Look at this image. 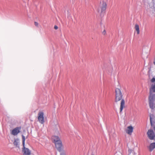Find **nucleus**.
<instances>
[{"instance_id": "1", "label": "nucleus", "mask_w": 155, "mask_h": 155, "mask_svg": "<svg viewBox=\"0 0 155 155\" xmlns=\"http://www.w3.org/2000/svg\"><path fill=\"white\" fill-rule=\"evenodd\" d=\"M115 101L117 102L121 100L120 108V112H121L125 107L124 100L123 99H122L123 95L121 90V87H119V88H116L115 90Z\"/></svg>"}, {"instance_id": "2", "label": "nucleus", "mask_w": 155, "mask_h": 155, "mask_svg": "<svg viewBox=\"0 0 155 155\" xmlns=\"http://www.w3.org/2000/svg\"><path fill=\"white\" fill-rule=\"evenodd\" d=\"M52 139L57 150L60 152L62 151L63 146L60 138L58 136H53L52 137Z\"/></svg>"}, {"instance_id": "3", "label": "nucleus", "mask_w": 155, "mask_h": 155, "mask_svg": "<svg viewBox=\"0 0 155 155\" xmlns=\"http://www.w3.org/2000/svg\"><path fill=\"white\" fill-rule=\"evenodd\" d=\"M22 145L23 147L22 149L23 155H31V151L28 148L25 146V137L23 135H22Z\"/></svg>"}, {"instance_id": "4", "label": "nucleus", "mask_w": 155, "mask_h": 155, "mask_svg": "<svg viewBox=\"0 0 155 155\" xmlns=\"http://www.w3.org/2000/svg\"><path fill=\"white\" fill-rule=\"evenodd\" d=\"M107 5V2L103 0H101L100 2L99 8L101 9V13L104 12L106 11Z\"/></svg>"}, {"instance_id": "5", "label": "nucleus", "mask_w": 155, "mask_h": 155, "mask_svg": "<svg viewBox=\"0 0 155 155\" xmlns=\"http://www.w3.org/2000/svg\"><path fill=\"white\" fill-rule=\"evenodd\" d=\"M151 83L149 87L150 92V93H155V78H153L151 80Z\"/></svg>"}, {"instance_id": "6", "label": "nucleus", "mask_w": 155, "mask_h": 155, "mask_svg": "<svg viewBox=\"0 0 155 155\" xmlns=\"http://www.w3.org/2000/svg\"><path fill=\"white\" fill-rule=\"evenodd\" d=\"M44 113L42 111H40L38 114V119L39 122L43 124L44 123Z\"/></svg>"}, {"instance_id": "7", "label": "nucleus", "mask_w": 155, "mask_h": 155, "mask_svg": "<svg viewBox=\"0 0 155 155\" xmlns=\"http://www.w3.org/2000/svg\"><path fill=\"white\" fill-rule=\"evenodd\" d=\"M148 138L151 140L155 139V134L152 130H149L147 133Z\"/></svg>"}, {"instance_id": "8", "label": "nucleus", "mask_w": 155, "mask_h": 155, "mask_svg": "<svg viewBox=\"0 0 155 155\" xmlns=\"http://www.w3.org/2000/svg\"><path fill=\"white\" fill-rule=\"evenodd\" d=\"M149 104L150 108L154 109V99L153 96L150 95L149 97Z\"/></svg>"}, {"instance_id": "9", "label": "nucleus", "mask_w": 155, "mask_h": 155, "mask_svg": "<svg viewBox=\"0 0 155 155\" xmlns=\"http://www.w3.org/2000/svg\"><path fill=\"white\" fill-rule=\"evenodd\" d=\"M21 127H18L14 129L11 132V134L14 136L17 135L20 132Z\"/></svg>"}, {"instance_id": "10", "label": "nucleus", "mask_w": 155, "mask_h": 155, "mask_svg": "<svg viewBox=\"0 0 155 155\" xmlns=\"http://www.w3.org/2000/svg\"><path fill=\"white\" fill-rule=\"evenodd\" d=\"M133 129L134 128L132 126H129L125 130V131L127 134L131 135L133 131Z\"/></svg>"}, {"instance_id": "11", "label": "nucleus", "mask_w": 155, "mask_h": 155, "mask_svg": "<svg viewBox=\"0 0 155 155\" xmlns=\"http://www.w3.org/2000/svg\"><path fill=\"white\" fill-rule=\"evenodd\" d=\"M149 148L150 151H152L155 148V143H150Z\"/></svg>"}, {"instance_id": "12", "label": "nucleus", "mask_w": 155, "mask_h": 155, "mask_svg": "<svg viewBox=\"0 0 155 155\" xmlns=\"http://www.w3.org/2000/svg\"><path fill=\"white\" fill-rule=\"evenodd\" d=\"M107 70L109 73H112L114 71L113 67L110 65L107 68Z\"/></svg>"}, {"instance_id": "13", "label": "nucleus", "mask_w": 155, "mask_h": 155, "mask_svg": "<svg viewBox=\"0 0 155 155\" xmlns=\"http://www.w3.org/2000/svg\"><path fill=\"white\" fill-rule=\"evenodd\" d=\"M135 29L137 31V34H139L140 33V30L139 26L138 25L136 24L135 25Z\"/></svg>"}, {"instance_id": "14", "label": "nucleus", "mask_w": 155, "mask_h": 155, "mask_svg": "<svg viewBox=\"0 0 155 155\" xmlns=\"http://www.w3.org/2000/svg\"><path fill=\"white\" fill-rule=\"evenodd\" d=\"M150 122L151 125L153 126L154 124V122H153L152 121V119L150 117Z\"/></svg>"}, {"instance_id": "15", "label": "nucleus", "mask_w": 155, "mask_h": 155, "mask_svg": "<svg viewBox=\"0 0 155 155\" xmlns=\"http://www.w3.org/2000/svg\"><path fill=\"white\" fill-rule=\"evenodd\" d=\"M61 151V152L60 153L61 155H65V153L64 151Z\"/></svg>"}, {"instance_id": "16", "label": "nucleus", "mask_w": 155, "mask_h": 155, "mask_svg": "<svg viewBox=\"0 0 155 155\" xmlns=\"http://www.w3.org/2000/svg\"><path fill=\"white\" fill-rule=\"evenodd\" d=\"M14 145H17L18 144V143H17V142L16 141H15L14 142Z\"/></svg>"}, {"instance_id": "17", "label": "nucleus", "mask_w": 155, "mask_h": 155, "mask_svg": "<svg viewBox=\"0 0 155 155\" xmlns=\"http://www.w3.org/2000/svg\"><path fill=\"white\" fill-rule=\"evenodd\" d=\"M35 25L36 26H38V23L37 22H35Z\"/></svg>"}, {"instance_id": "18", "label": "nucleus", "mask_w": 155, "mask_h": 155, "mask_svg": "<svg viewBox=\"0 0 155 155\" xmlns=\"http://www.w3.org/2000/svg\"><path fill=\"white\" fill-rule=\"evenodd\" d=\"M54 28L56 30V29H58V27L57 26H56V25H55L54 26Z\"/></svg>"}, {"instance_id": "19", "label": "nucleus", "mask_w": 155, "mask_h": 155, "mask_svg": "<svg viewBox=\"0 0 155 155\" xmlns=\"http://www.w3.org/2000/svg\"><path fill=\"white\" fill-rule=\"evenodd\" d=\"M103 34L104 35H105L106 34V31H105V30H104V31L103 32Z\"/></svg>"}, {"instance_id": "20", "label": "nucleus", "mask_w": 155, "mask_h": 155, "mask_svg": "<svg viewBox=\"0 0 155 155\" xmlns=\"http://www.w3.org/2000/svg\"><path fill=\"white\" fill-rule=\"evenodd\" d=\"M91 155H94V154H92Z\"/></svg>"}]
</instances>
